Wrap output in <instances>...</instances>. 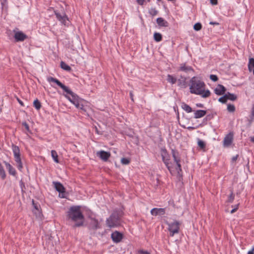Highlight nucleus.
Listing matches in <instances>:
<instances>
[{
  "label": "nucleus",
  "mask_w": 254,
  "mask_h": 254,
  "mask_svg": "<svg viewBox=\"0 0 254 254\" xmlns=\"http://www.w3.org/2000/svg\"><path fill=\"white\" fill-rule=\"evenodd\" d=\"M235 107L234 105L229 104L227 105V110L229 112L233 113L235 111Z\"/></svg>",
  "instance_id": "473e14b6"
},
{
  "label": "nucleus",
  "mask_w": 254,
  "mask_h": 254,
  "mask_svg": "<svg viewBox=\"0 0 254 254\" xmlns=\"http://www.w3.org/2000/svg\"><path fill=\"white\" fill-rule=\"evenodd\" d=\"M55 14L56 15L57 18L61 21V22L64 24L66 25V22L67 20H68L67 16L65 14H64L63 15H61L60 13L58 12L57 11H54Z\"/></svg>",
  "instance_id": "ddd939ff"
},
{
  "label": "nucleus",
  "mask_w": 254,
  "mask_h": 254,
  "mask_svg": "<svg viewBox=\"0 0 254 254\" xmlns=\"http://www.w3.org/2000/svg\"><path fill=\"white\" fill-rule=\"evenodd\" d=\"M13 32L14 33V38L15 41L17 42L24 41L28 38L27 35L21 31L14 30Z\"/></svg>",
  "instance_id": "1a4fd4ad"
},
{
  "label": "nucleus",
  "mask_w": 254,
  "mask_h": 254,
  "mask_svg": "<svg viewBox=\"0 0 254 254\" xmlns=\"http://www.w3.org/2000/svg\"><path fill=\"white\" fill-rule=\"evenodd\" d=\"M181 107L183 110L186 111L187 113H190L192 112V108L188 104L183 102L181 104Z\"/></svg>",
  "instance_id": "b1692460"
},
{
  "label": "nucleus",
  "mask_w": 254,
  "mask_h": 254,
  "mask_svg": "<svg viewBox=\"0 0 254 254\" xmlns=\"http://www.w3.org/2000/svg\"><path fill=\"white\" fill-rule=\"evenodd\" d=\"M61 67L67 71H70L71 70V68L65 64L64 62L62 61L61 62Z\"/></svg>",
  "instance_id": "a878e982"
},
{
  "label": "nucleus",
  "mask_w": 254,
  "mask_h": 254,
  "mask_svg": "<svg viewBox=\"0 0 254 254\" xmlns=\"http://www.w3.org/2000/svg\"><path fill=\"white\" fill-rule=\"evenodd\" d=\"M3 163L5 164L6 169L8 170L9 174L15 176L16 174L15 169L9 163L6 162V161H3Z\"/></svg>",
  "instance_id": "6ab92c4d"
},
{
  "label": "nucleus",
  "mask_w": 254,
  "mask_h": 254,
  "mask_svg": "<svg viewBox=\"0 0 254 254\" xmlns=\"http://www.w3.org/2000/svg\"><path fill=\"white\" fill-rule=\"evenodd\" d=\"M95 128H96V132H97V133H98V130H97V127H96Z\"/></svg>",
  "instance_id": "bf43d9fd"
},
{
  "label": "nucleus",
  "mask_w": 254,
  "mask_h": 254,
  "mask_svg": "<svg viewBox=\"0 0 254 254\" xmlns=\"http://www.w3.org/2000/svg\"><path fill=\"white\" fill-rule=\"evenodd\" d=\"M254 120V103L252 109V113L250 116V122H252Z\"/></svg>",
  "instance_id": "58836bf2"
},
{
  "label": "nucleus",
  "mask_w": 254,
  "mask_h": 254,
  "mask_svg": "<svg viewBox=\"0 0 254 254\" xmlns=\"http://www.w3.org/2000/svg\"><path fill=\"white\" fill-rule=\"evenodd\" d=\"M22 126L25 127V129L28 131L30 132V128L28 125L25 122L22 123Z\"/></svg>",
  "instance_id": "c03bdc74"
},
{
  "label": "nucleus",
  "mask_w": 254,
  "mask_h": 254,
  "mask_svg": "<svg viewBox=\"0 0 254 254\" xmlns=\"http://www.w3.org/2000/svg\"><path fill=\"white\" fill-rule=\"evenodd\" d=\"M234 198H235V195H234L233 192L232 191L231 194H230V195L228 197V199L227 200V202H229V203H232L233 201Z\"/></svg>",
  "instance_id": "72a5a7b5"
},
{
  "label": "nucleus",
  "mask_w": 254,
  "mask_h": 254,
  "mask_svg": "<svg viewBox=\"0 0 254 254\" xmlns=\"http://www.w3.org/2000/svg\"><path fill=\"white\" fill-rule=\"evenodd\" d=\"M111 238L114 242L118 243L123 239V235L121 232L116 231L111 234Z\"/></svg>",
  "instance_id": "9b49d317"
},
{
  "label": "nucleus",
  "mask_w": 254,
  "mask_h": 254,
  "mask_svg": "<svg viewBox=\"0 0 254 254\" xmlns=\"http://www.w3.org/2000/svg\"><path fill=\"white\" fill-rule=\"evenodd\" d=\"M121 163L124 165H127L130 163V160L127 158H123L121 159Z\"/></svg>",
  "instance_id": "c9c22d12"
},
{
  "label": "nucleus",
  "mask_w": 254,
  "mask_h": 254,
  "mask_svg": "<svg viewBox=\"0 0 254 254\" xmlns=\"http://www.w3.org/2000/svg\"><path fill=\"white\" fill-rule=\"evenodd\" d=\"M53 184L54 185L56 190L59 193H63L65 192V189L61 183L58 182H53Z\"/></svg>",
  "instance_id": "2eb2a0df"
},
{
  "label": "nucleus",
  "mask_w": 254,
  "mask_h": 254,
  "mask_svg": "<svg viewBox=\"0 0 254 254\" xmlns=\"http://www.w3.org/2000/svg\"><path fill=\"white\" fill-rule=\"evenodd\" d=\"M234 138V134L233 132H230L227 134L224 137L223 140V146L224 147H229L233 142Z\"/></svg>",
  "instance_id": "9d476101"
},
{
  "label": "nucleus",
  "mask_w": 254,
  "mask_h": 254,
  "mask_svg": "<svg viewBox=\"0 0 254 254\" xmlns=\"http://www.w3.org/2000/svg\"><path fill=\"white\" fill-rule=\"evenodd\" d=\"M190 92L192 94L200 95L203 98H206L210 96L209 90H204L205 84L204 82L199 80L196 77H193L190 80Z\"/></svg>",
  "instance_id": "f03ea898"
},
{
  "label": "nucleus",
  "mask_w": 254,
  "mask_h": 254,
  "mask_svg": "<svg viewBox=\"0 0 254 254\" xmlns=\"http://www.w3.org/2000/svg\"><path fill=\"white\" fill-rule=\"evenodd\" d=\"M226 91V88L221 84H218L217 87L214 89L215 93L218 95H222L224 94Z\"/></svg>",
  "instance_id": "dca6fc26"
},
{
  "label": "nucleus",
  "mask_w": 254,
  "mask_h": 254,
  "mask_svg": "<svg viewBox=\"0 0 254 254\" xmlns=\"http://www.w3.org/2000/svg\"><path fill=\"white\" fill-rule=\"evenodd\" d=\"M178 70L184 71L185 72L193 71V68L191 66L187 65L186 64H181Z\"/></svg>",
  "instance_id": "f3484780"
},
{
  "label": "nucleus",
  "mask_w": 254,
  "mask_h": 254,
  "mask_svg": "<svg viewBox=\"0 0 254 254\" xmlns=\"http://www.w3.org/2000/svg\"><path fill=\"white\" fill-rule=\"evenodd\" d=\"M149 13L151 15L154 16L158 13V11L155 8H151L149 11Z\"/></svg>",
  "instance_id": "a19ab883"
},
{
  "label": "nucleus",
  "mask_w": 254,
  "mask_h": 254,
  "mask_svg": "<svg viewBox=\"0 0 254 254\" xmlns=\"http://www.w3.org/2000/svg\"><path fill=\"white\" fill-rule=\"evenodd\" d=\"M156 22L158 25L161 27H168L169 26L168 22L161 17L157 18Z\"/></svg>",
  "instance_id": "aec40b11"
},
{
  "label": "nucleus",
  "mask_w": 254,
  "mask_h": 254,
  "mask_svg": "<svg viewBox=\"0 0 254 254\" xmlns=\"http://www.w3.org/2000/svg\"><path fill=\"white\" fill-rule=\"evenodd\" d=\"M97 155L103 161H107L111 156V154L109 152L105 151H100L97 153Z\"/></svg>",
  "instance_id": "4468645a"
},
{
  "label": "nucleus",
  "mask_w": 254,
  "mask_h": 254,
  "mask_svg": "<svg viewBox=\"0 0 254 254\" xmlns=\"http://www.w3.org/2000/svg\"><path fill=\"white\" fill-rule=\"evenodd\" d=\"M167 80L168 82L171 83L172 84H174L176 83L177 82V78L174 77L173 75L170 74H168L167 76Z\"/></svg>",
  "instance_id": "393cba45"
},
{
  "label": "nucleus",
  "mask_w": 254,
  "mask_h": 254,
  "mask_svg": "<svg viewBox=\"0 0 254 254\" xmlns=\"http://www.w3.org/2000/svg\"><path fill=\"white\" fill-rule=\"evenodd\" d=\"M157 0L159 1H160L161 0Z\"/></svg>",
  "instance_id": "69168bd1"
},
{
  "label": "nucleus",
  "mask_w": 254,
  "mask_h": 254,
  "mask_svg": "<svg viewBox=\"0 0 254 254\" xmlns=\"http://www.w3.org/2000/svg\"><path fill=\"white\" fill-rule=\"evenodd\" d=\"M201 28H202V25H201V23H196L193 26V29L195 31H199L201 29Z\"/></svg>",
  "instance_id": "f704fd0d"
},
{
  "label": "nucleus",
  "mask_w": 254,
  "mask_h": 254,
  "mask_svg": "<svg viewBox=\"0 0 254 254\" xmlns=\"http://www.w3.org/2000/svg\"><path fill=\"white\" fill-rule=\"evenodd\" d=\"M239 204H238L236 205V208H234V209H233L231 211V213H234L235 212H236L237 209H238V207H239Z\"/></svg>",
  "instance_id": "09e8293b"
},
{
  "label": "nucleus",
  "mask_w": 254,
  "mask_h": 254,
  "mask_svg": "<svg viewBox=\"0 0 254 254\" xmlns=\"http://www.w3.org/2000/svg\"><path fill=\"white\" fill-rule=\"evenodd\" d=\"M225 96H227V101L228 100H230L231 101H235L237 99V96L236 95L233 93H231L229 92L225 94Z\"/></svg>",
  "instance_id": "5701e85b"
},
{
  "label": "nucleus",
  "mask_w": 254,
  "mask_h": 254,
  "mask_svg": "<svg viewBox=\"0 0 254 254\" xmlns=\"http://www.w3.org/2000/svg\"><path fill=\"white\" fill-rule=\"evenodd\" d=\"M210 2L212 5H217L218 4L217 0H210Z\"/></svg>",
  "instance_id": "49530a36"
},
{
  "label": "nucleus",
  "mask_w": 254,
  "mask_h": 254,
  "mask_svg": "<svg viewBox=\"0 0 254 254\" xmlns=\"http://www.w3.org/2000/svg\"><path fill=\"white\" fill-rule=\"evenodd\" d=\"M21 185H23V186H24L23 183L21 182Z\"/></svg>",
  "instance_id": "052dcab7"
},
{
  "label": "nucleus",
  "mask_w": 254,
  "mask_h": 254,
  "mask_svg": "<svg viewBox=\"0 0 254 254\" xmlns=\"http://www.w3.org/2000/svg\"><path fill=\"white\" fill-rule=\"evenodd\" d=\"M210 24H211V25H218L219 23L218 22H210L209 23Z\"/></svg>",
  "instance_id": "6e6d98bb"
},
{
  "label": "nucleus",
  "mask_w": 254,
  "mask_h": 254,
  "mask_svg": "<svg viewBox=\"0 0 254 254\" xmlns=\"http://www.w3.org/2000/svg\"><path fill=\"white\" fill-rule=\"evenodd\" d=\"M0 176L1 177V179L2 180H4L6 178V174L5 172L1 165V164L0 163Z\"/></svg>",
  "instance_id": "bb28decb"
},
{
  "label": "nucleus",
  "mask_w": 254,
  "mask_h": 254,
  "mask_svg": "<svg viewBox=\"0 0 254 254\" xmlns=\"http://www.w3.org/2000/svg\"><path fill=\"white\" fill-rule=\"evenodd\" d=\"M172 154L174 162L176 163L177 167L176 169L179 176H182V170L181 165L180 164L181 160L179 157V152L174 149H172Z\"/></svg>",
  "instance_id": "0eeeda50"
},
{
  "label": "nucleus",
  "mask_w": 254,
  "mask_h": 254,
  "mask_svg": "<svg viewBox=\"0 0 254 254\" xmlns=\"http://www.w3.org/2000/svg\"><path fill=\"white\" fill-rule=\"evenodd\" d=\"M129 96H130V98L131 101L134 102L133 94L132 91H130V92H129Z\"/></svg>",
  "instance_id": "3c124183"
},
{
  "label": "nucleus",
  "mask_w": 254,
  "mask_h": 254,
  "mask_svg": "<svg viewBox=\"0 0 254 254\" xmlns=\"http://www.w3.org/2000/svg\"><path fill=\"white\" fill-rule=\"evenodd\" d=\"M238 157H239V155H236V156L233 157L232 158V161L235 162L237 160Z\"/></svg>",
  "instance_id": "8fccbe9b"
},
{
  "label": "nucleus",
  "mask_w": 254,
  "mask_h": 254,
  "mask_svg": "<svg viewBox=\"0 0 254 254\" xmlns=\"http://www.w3.org/2000/svg\"><path fill=\"white\" fill-rule=\"evenodd\" d=\"M6 1L7 0H0L1 7L2 9H4V7L6 8V6L5 5Z\"/></svg>",
  "instance_id": "a18cd8bd"
},
{
  "label": "nucleus",
  "mask_w": 254,
  "mask_h": 254,
  "mask_svg": "<svg viewBox=\"0 0 254 254\" xmlns=\"http://www.w3.org/2000/svg\"><path fill=\"white\" fill-rule=\"evenodd\" d=\"M248 254H254V247H253L251 251H249Z\"/></svg>",
  "instance_id": "864d4df0"
},
{
  "label": "nucleus",
  "mask_w": 254,
  "mask_h": 254,
  "mask_svg": "<svg viewBox=\"0 0 254 254\" xmlns=\"http://www.w3.org/2000/svg\"><path fill=\"white\" fill-rule=\"evenodd\" d=\"M187 128L189 130H193V129H194L195 128L194 127H187Z\"/></svg>",
  "instance_id": "4d7b16f0"
},
{
  "label": "nucleus",
  "mask_w": 254,
  "mask_h": 254,
  "mask_svg": "<svg viewBox=\"0 0 254 254\" xmlns=\"http://www.w3.org/2000/svg\"><path fill=\"white\" fill-rule=\"evenodd\" d=\"M12 149L13 152L15 161L17 164V168L18 170L21 171L23 168V165L20 158L19 148L18 146L13 144L12 145Z\"/></svg>",
  "instance_id": "20e7f679"
},
{
  "label": "nucleus",
  "mask_w": 254,
  "mask_h": 254,
  "mask_svg": "<svg viewBox=\"0 0 254 254\" xmlns=\"http://www.w3.org/2000/svg\"><path fill=\"white\" fill-rule=\"evenodd\" d=\"M138 253L140 254H150L147 251H145L142 250H139Z\"/></svg>",
  "instance_id": "de8ad7c7"
},
{
  "label": "nucleus",
  "mask_w": 254,
  "mask_h": 254,
  "mask_svg": "<svg viewBox=\"0 0 254 254\" xmlns=\"http://www.w3.org/2000/svg\"><path fill=\"white\" fill-rule=\"evenodd\" d=\"M62 197L64 198V197H64V196H63H63H62Z\"/></svg>",
  "instance_id": "e2e57ef3"
},
{
  "label": "nucleus",
  "mask_w": 254,
  "mask_h": 254,
  "mask_svg": "<svg viewBox=\"0 0 254 254\" xmlns=\"http://www.w3.org/2000/svg\"><path fill=\"white\" fill-rule=\"evenodd\" d=\"M196 106L198 107L202 108L203 107V105L202 104H196Z\"/></svg>",
  "instance_id": "13d9d810"
},
{
  "label": "nucleus",
  "mask_w": 254,
  "mask_h": 254,
  "mask_svg": "<svg viewBox=\"0 0 254 254\" xmlns=\"http://www.w3.org/2000/svg\"><path fill=\"white\" fill-rule=\"evenodd\" d=\"M253 73L254 74V70H253Z\"/></svg>",
  "instance_id": "0e129e2a"
},
{
  "label": "nucleus",
  "mask_w": 254,
  "mask_h": 254,
  "mask_svg": "<svg viewBox=\"0 0 254 254\" xmlns=\"http://www.w3.org/2000/svg\"><path fill=\"white\" fill-rule=\"evenodd\" d=\"M226 98H227V96H225V94L223 96L219 98L218 101L222 103H223V104L226 103L227 101Z\"/></svg>",
  "instance_id": "e433bc0d"
},
{
  "label": "nucleus",
  "mask_w": 254,
  "mask_h": 254,
  "mask_svg": "<svg viewBox=\"0 0 254 254\" xmlns=\"http://www.w3.org/2000/svg\"><path fill=\"white\" fill-rule=\"evenodd\" d=\"M162 160L164 163L167 166L168 169L169 170L170 172H171V167L169 165V160L168 159H165V157L162 156Z\"/></svg>",
  "instance_id": "2f4dec72"
},
{
  "label": "nucleus",
  "mask_w": 254,
  "mask_h": 254,
  "mask_svg": "<svg viewBox=\"0 0 254 254\" xmlns=\"http://www.w3.org/2000/svg\"><path fill=\"white\" fill-rule=\"evenodd\" d=\"M137 3L140 5L144 4L145 2H150L151 0H136Z\"/></svg>",
  "instance_id": "ea45409f"
},
{
  "label": "nucleus",
  "mask_w": 254,
  "mask_h": 254,
  "mask_svg": "<svg viewBox=\"0 0 254 254\" xmlns=\"http://www.w3.org/2000/svg\"><path fill=\"white\" fill-rule=\"evenodd\" d=\"M51 155H52V156L53 159L54 160V161L56 163H59V161L58 159V155L57 152L54 150H52L51 151Z\"/></svg>",
  "instance_id": "c85d7f7f"
},
{
  "label": "nucleus",
  "mask_w": 254,
  "mask_h": 254,
  "mask_svg": "<svg viewBox=\"0 0 254 254\" xmlns=\"http://www.w3.org/2000/svg\"><path fill=\"white\" fill-rule=\"evenodd\" d=\"M33 212H34L35 214H36V215H37V213H36V212H35L34 210H33Z\"/></svg>",
  "instance_id": "680f3d73"
},
{
  "label": "nucleus",
  "mask_w": 254,
  "mask_h": 254,
  "mask_svg": "<svg viewBox=\"0 0 254 254\" xmlns=\"http://www.w3.org/2000/svg\"><path fill=\"white\" fill-rule=\"evenodd\" d=\"M150 213L153 216L163 215L165 214V208H154L151 210Z\"/></svg>",
  "instance_id": "f8f14e48"
},
{
  "label": "nucleus",
  "mask_w": 254,
  "mask_h": 254,
  "mask_svg": "<svg viewBox=\"0 0 254 254\" xmlns=\"http://www.w3.org/2000/svg\"><path fill=\"white\" fill-rule=\"evenodd\" d=\"M250 139L252 142L254 143V136L250 137Z\"/></svg>",
  "instance_id": "5fc2aeb1"
},
{
  "label": "nucleus",
  "mask_w": 254,
  "mask_h": 254,
  "mask_svg": "<svg viewBox=\"0 0 254 254\" xmlns=\"http://www.w3.org/2000/svg\"><path fill=\"white\" fill-rule=\"evenodd\" d=\"M121 210H116L113 211L109 218L106 220V224L110 228L115 227L121 224V217L123 215Z\"/></svg>",
  "instance_id": "7ed1b4c3"
},
{
  "label": "nucleus",
  "mask_w": 254,
  "mask_h": 254,
  "mask_svg": "<svg viewBox=\"0 0 254 254\" xmlns=\"http://www.w3.org/2000/svg\"><path fill=\"white\" fill-rule=\"evenodd\" d=\"M210 78L211 80L214 82L217 81L218 80L217 76L214 74H211L210 75Z\"/></svg>",
  "instance_id": "37998d69"
},
{
  "label": "nucleus",
  "mask_w": 254,
  "mask_h": 254,
  "mask_svg": "<svg viewBox=\"0 0 254 254\" xmlns=\"http://www.w3.org/2000/svg\"><path fill=\"white\" fill-rule=\"evenodd\" d=\"M17 100L18 101V102L22 106H24V103L21 100H20L18 98H17Z\"/></svg>",
  "instance_id": "603ef678"
},
{
  "label": "nucleus",
  "mask_w": 254,
  "mask_h": 254,
  "mask_svg": "<svg viewBox=\"0 0 254 254\" xmlns=\"http://www.w3.org/2000/svg\"><path fill=\"white\" fill-rule=\"evenodd\" d=\"M254 67V59L251 58L249 59L248 64V68L250 71H252V69Z\"/></svg>",
  "instance_id": "c756f323"
},
{
  "label": "nucleus",
  "mask_w": 254,
  "mask_h": 254,
  "mask_svg": "<svg viewBox=\"0 0 254 254\" xmlns=\"http://www.w3.org/2000/svg\"><path fill=\"white\" fill-rule=\"evenodd\" d=\"M206 114V111L205 110H196L194 113V118L195 119L203 117Z\"/></svg>",
  "instance_id": "4be33fe9"
},
{
  "label": "nucleus",
  "mask_w": 254,
  "mask_h": 254,
  "mask_svg": "<svg viewBox=\"0 0 254 254\" xmlns=\"http://www.w3.org/2000/svg\"><path fill=\"white\" fill-rule=\"evenodd\" d=\"M66 219L74 224L71 225L73 228L83 226L84 216L79 206H72L70 207L66 214Z\"/></svg>",
  "instance_id": "f257e3e1"
},
{
  "label": "nucleus",
  "mask_w": 254,
  "mask_h": 254,
  "mask_svg": "<svg viewBox=\"0 0 254 254\" xmlns=\"http://www.w3.org/2000/svg\"><path fill=\"white\" fill-rule=\"evenodd\" d=\"M47 80L49 82H53L56 83L59 86H60L62 89H63V90L65 91L67 94H69L72 93V91L70 89H69L67 86L63 84L57 78H54L53 77H49Z\"/></svg>",
  "instance_id": "6e6552de"
},
{
  "label": "nucleus",
  "mask_w": 254,
  "mask_h": 254,
  "mask_svg": "<svg viewBox=\"0 0 254 254\" xmlns=\"http://www.w3.org/2000/svg\"><path fill=\"white\" fill-rule=\"evenodd\" d=\"M33 105H34V107L37 110H40V108H41V104L40 102L37 99H36V100H34V101L33 102Z\"/></svg>",
  "instance_id": "7c9ffc66"
},
{
  "label": "nucleus",
  "mask_w": 254,
  "mask_h": 254,
  "mask_svg": "<svg viewBox=\"0 0 254 254\" xmlns=\"http://www.w3.org/2000/svg\"><path fill=\"white\" fill-rule=\"evenodd\" d=\"M198 145L201 149H204L205 147V143L202 140L198 141Z\"/></svg>",
  "instance_id": "4c0bfd02"
},
{
  "label": "nucleus",
  "mask_w": 254,
  "mask_h": 254,
  "mask_svg": "<svg viewBox=\"0 0 254 254\" xmlns=\"http://www.w3.org/2000/svg\"><path fill=\"white\" fill-rule=\"evenodd\" d=\"M69 94L71 96V98L67 95H65V97L67 98L70 102L73 103L77 108L85 111L86 110L84 108V106L80 103V99L79 97L73 92L72 93Z\"/></svg>",
  "instance_id": "423d86ee"
},
{
  "label": "nucleus",
  "mask_w": 254,
  "mask_h": 254,
  "mask_svg": "<svg viewBox=\"0 0 254 254\" xmlns=\"http://www.w3.org/2000/svg\"><path fill=\"white\" fill-rule=\"evenodd\" d=\"M32 204L34 206V209L37 210L38 212V214H40V210H39V206L34 202V200L33 199L32 200Z\"/></svg>",
  "instance_id": "79ce46f5"
},
{
  "label": "nucleus",
  "mask_w": 254,
  "mask_h": 254,
  "mask_svg": "<svg viewBox=\"0 0 254 254\" xmlns=\"http://www.w3.org/2000/svg\"><path fill=\"white\" fill-rule=\"evenodd\" d=\"M154 39L155 41L160 42L162 39V35L161 34H160L159 33L155 32L154 34Z\"/></svg>",
  "instance_id": "cd10ccee"
},
{
  "label": "nucleus",
  "mask_w": 254,
  "mask_h": 254,
  "mask_svg": "<svg viewBox=\"0 0 254 254\" xmlns=\"http://www.w3.org/2000/svg\"><path fill=\"white\" fill-rule=\"evenodd\" d=\"M167 225L170 232V236L173 237L175 234L179 233L181 225V223L179 221L174 220L173 222L167 223Z\"/></svg>",
  "instance_id": "39448f33"
},
{
  "label": "nucleus",
  "mask_w": 254,
  "mask_h": 254,
  "mask_svg": "<svg viewBox=\"0 0 254 254\" xmlns=\"http://www.w3.org/2000/svg\"><path fill=\"white\" fill-rule=\"evenodd\" d=\"M178 85L181 88H186L187 87L186 78L181 76V77L178 79Z\"/></svg>",
  "instance_id": "412c9836"
},
{
  "label": "nucleus",
  "mask_w": 254,
  "mask_h": 254,
  "mask_svg": "<svg viewBox=\"0 0 254 254\" xmlns=\"http://www.w3.org/2000/svg\"><path fill=\"white\" fill-rule=\"evenodd\" d=\"M89 228L92 230H96L99 228V226L98 220L94 218H91L89 225Z\"/></svg>",
  "instance_id": "a211bd4d"
}]
</instances>
